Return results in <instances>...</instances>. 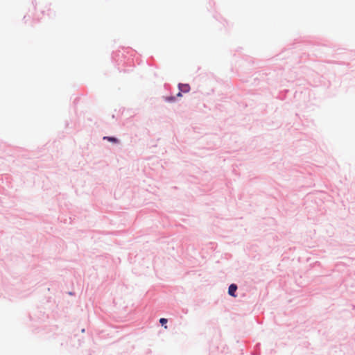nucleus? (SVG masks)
I'll return each mask as SVG.
<instances>
[{
  "instance_id": "f03ea898",
  "label": "nucleus",
  "mask_w": 355,
  "mask_h": 355,
  "mask_svg": "<svg viewBox=\"0 0 355 355\" xmlns=\"http://www.w3.org/2000/svg\"><path fill=\"white\" fill-rule=\"evenodd\" d=\"M236 289H237V286L236 284H231L229 286V289H228L229 295L235 297V292H236Z\"/></svg>"
},
{
  "instance_id": "20e7f679",
  "label": "nucleus",
  "mask_w": 355,
  "mask_h": 355,
  "mask_svg": "<svg viewBox=\"0 0 355 355\" xmlns=\"http://www.w3.org/2000/svg\"><path fill=\"white\" fill-rule=\"evenodd\" d=\"M159 322L162 324V325H164L167 323V319L166 318H161L159 320Z\"/></svg>"
},
{
  "instance_id": "f257e3e1",
  "label": "nucleus",
  "mask_w": 355,
  "mask_h": 355,
  "mask_svg": "<svg viewBox=\"0 0 355 355\" xmlns=\"http://www.w3.org/2000/svg\"><path fill=\"white\" fill-rule=\"evenodd\" d=\"M180 92L178 94V96H181V92L187 93L190 90V86L188 84H180L179 85Z\"/></svg>"
},
{
  "instance_id": "7ed1b4c3",
  "label": "nucleus",
  "mask_w": 355,
  "mask_h": 355,
  "mask_svg": "<svg viewBox=\"0 0 355 355\" xmlns=\"http://www.w3.org/2000/svg\"><path fill=\"white\" fill-rule=\"evenodd\" d=\"M104 139L110 141L117 142V139L114 137H105Z\"/></svg>"
}]
</instances>
